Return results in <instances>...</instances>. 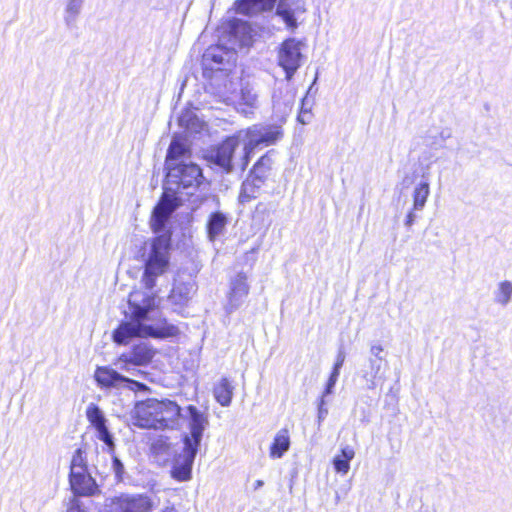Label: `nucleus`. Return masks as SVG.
<instances>
[{"label":"nucleus","mask_w":512,"mask_h":512,"mask_svg":"<svg viewBox=\"0 0 512 512\" xmlns=\"http://www.w3.org/2000/svg\"><path fill=\"white\" fill-rule=\"evenodd\" d=\"M128 307V320L122 321L112 333L116 344L127 345L133 338L167 339L180 335L179 328L161 315L154 293L132 290L128 296Z\"/></svg>","instance_id":"obj_1"},{"label":"nucleus","mask_w":512,"mask_h":512,"mask_svg":"<svg viewBox=\"0 0 512 512\" xmlns=\"http://www.w3.org/2000/svg\"><path fill=\"white\" fill-rule=\"evenodd\" d=\"M181 416V407L173 400L146 398L135 403L133 423L142 429L165 430L173 427Z\"/></svg>","instance_id":"obj_2"},{"label":"nucleus","mask_w":512,"mask_h":512,"mask_svg":"<svg viewBox=\"0 0 512 512\" xmlns=\"http://www.w3.org/2000/svg\"><path fill=\"white\" fill-rule=\"evenodd\" d=\"M192 411L193 424L191 427V435L194 439L195 446L192 447L187 439L186 446L183 450L174 455L171 466V477L178 482H185L191 479L192 476V465L194 462L197 446L199 444L203 427L202 416L196 412V409L192 406L189 407Z\"/></svg>","instance_id":"obj_3"},{"label":"nucleus","mask_w":512,"mask_h":512,"mask_svg":"<svg viewBox=\"0 0 512 512\" xmlns=\"http://www.w3.org/2000/svg\"><path fill=\"white\" fill-rule=\"evenodd\" d=\"M94 380L97 386L104 390L127 389L134 393L150 391V388L146 384L126 377L108 365L97 366L95 368Z\"/></svg>","instance_id":"obj_4"},{"label":"nucleus","mask_w":512,"mask_h":512,"mask_svg":"<svg viewBox=\"0 0 512 512\" xmlns=\"http://www.w3.org/2000/svg\"><path fill=\"white\" fill-rule=\"evenodd\" d=\"M171 236V231L167 230L152 239L151 252L145 263V274L160 276L167 271Z\"/></svg>","instance_id":"obj_5"},{"label":"nucleus","mask_w":512,"mask_h":512,"mask_svg":"<svg viewBox=\"0 0 512 512\" xmlns=\"http://www.w3.org/2000/svg\"><path fill=\"white\" fill-rule=\"evenodd\" d=\"M283 136L279 126H269L264 130L249 128L246 130L247 142L243 147V155L240 159L241 169L244 171L251 160L254 150L259 146H270L275 144Z\"/></svg>","instance_id":"obj_6"},{"label":"nucleus","mask_w":512,"mask_h":512,"mask_svg":"<svg viewBox=\"0 0 512 512\" xmlns=\"http://www.w3.org/2000/svg\"><path fill=\"white\" fill-rule=\"evenodd\" d=\"M303 43L295 38H287L283 40L278 48L277 61L278 65L285 72V79L290 81L295 72L301 66L303 55L301 47Z\"/></svg>","instance_id":"obj_7"},{"label":"nucleus","mask_w":512,"mask_h":512,"mask_svg":"<svg viewBox=\"0 0 512 512\" xmlns=\"http://www.w3.org/2000/svg\"><path fill=\"white\" fill-rule=\"evenodd\" d=\"M156 354L157 350L150 344L140 342L133 345L129 353L120 354L116 363H119L123 370L129 371L131 366H148L152 363Z\"/></svg>","instance_id":"obj_8"},{"label":"nucleus","mask_w":512,"mask_h":512,"mask_svg":"<svg viewBox=\"0 0 512 512\" xmlns=\"http://www.w3.org/2000/svg\"><path fill=\"white\" fill-rule=\"evenodd\" d=\"M240 140L236 135L228 136L218 143L209 155V161L219 166L226 173L233 168V157L239 147Z\"/></svg>","instance_id":"obj_9"},{"label":"nucleus","mask_w":512,"mask_h":512,"mask_svg":"<svg viewBox=\"0 0 512 512\" xmlns=\"http://www.w3.org/2000/svg\"><path fill=\"white\" fill-rule=\"evenodd\" d=\"M178 205L179 203L175 196L168 193L161 195L150 217V228L154 233H159L165 228Z\"/></svg>","instance_id":"obj_10"},{"label":"nucleus","mask_w":512,"mask_h":512,"mask_svg":"<svg viewBox=\"0 0 512 512\" xmlns=\"http://www.w3.org/2000/svg\"><path fill=\"white\" fill-rule=\"evenodd\" d=\"M153 502L147 495L121 494L111 499L109 512H152Z\"/></svg>","instance_id":"obj_11"},{"label":"nucleus","mask_w":512,"mask_h":512,"mask_svg":"<svg viewBox=\"0 0 512 512\" xmlns=\"http://www.w3.org/2000/svg\"><path fill=\"white\" fill-rule=\"evenodd\" d=\"M176 179V184L181 188L198 187L204 180L201 168L194 163H181L169 166Z\"/></svg>","instance_id":"obj_12"},{"label":"nucleus","mask_w":512,"mask_h":512,"mask_svg":"<svg viewBox=\"0 0 512 512\" xmlns=\"http://www.w3.org/2000/svg\"><path fill=\"white\" fill-rule=\"evenodd\" d=\"M277 169L276 152L268 150L252 165L248 174L257 181L266 183Z\"/></svg>","instance_id":"obj_13"},{"label":"nucleus","mask_w":512,"mask_h":512,"mask_svg":"<svg viewBox=\"0 0 512 512\" xmlns=\"http://www.w3.org/2000/svg\"><path fill=\"white\" fill-rule=\"evenodd\" d=\"M69 484L73 493L78 496H92L98 492V486L88 469L69 472Z\"/></svg>","instance_id":"obj_14"},{"label":"nucleus","mask_w":512,"mask_h":512,"mask_svg":"<svg viewBox=\"0 0 512 512\" xmlns=\"http://www.w3.org/2000/svg\"><path fill=\"white\" fill-rule=\"evenodd\" d=\"M276 0H236L235 11L250 16L273 8Z\"/></svg>","instance_id":"obj_15"},{"label":"nucleus","mask_w":512,"mask_h":512,"mask_svg":"<svg viewBox=\"0 0 512 512\" xmlns=\"http://www.w3.org/2000/svg\"><path fill=\"white\" fill-rule=\"evenodd\" d=\"M290 448V435L287 428L277 432L269 448V456L273 459L280 458Z\"/></svg>","instance_id":"obj_16"},{"label":"nucleus","mask_w":512,"mask_h":512,"mask_svg":"<svg viewBox=\"0 0 512 512\" xmlns=\"http://www.w3.org/2000/svg\"><path fill=\"white\" fill-rule=\"evenodd\" d=\"M234 387L227 377L221 378L213 387V395L221 406H229L233 397Z\"/></svg>","instance_id":"obj_17"},{"label":"nucleus","mask_w":512,"mask_h":512,"mask_svg":"<svg viewBox=\"0 0 512 512\" xmlns=\"http://www.w3.org/2000/svg\"><path fill=\"white\" fill-rule=\"evenodd\" d=\"M263 184L264 183L257 181L253 177H250V175L248 174L246 180L243 181L240 188L238 196L239 202L241 204H245L255 199L258 196L260 187Z\"/></svg>","instance_id":"obj_18"},{"label":"nucleus","mask_w":512,"mask_h":512,"mask_svg":"<svg viewBox=\"0 0 512 512\" xmlns=\"http://www.w3.org/2000/svg\"><path fill=\"white\" fill-rule=\"evenodd\" d=\"M227 222V217L222 212L217 211L211 213L206 224V232L209 239L212 241L215 240V238L223 232Z\"/></svg>","instance_id":"obj_19"},{"label":"nucleus","mask_w":512,"mask_h":512,"mask_svg":"<svg viewBox=\"0 0 512 512\" xmlns=\"http://www.w3.org/2000/svg\"><path fill=\"white\" fill-rule=\"evenodd\" d=\"M355 451L352 447L342 448L333 459V466L337 473L346 475L350 470V461L354 458Z\"/></svg>","instance_id":"obj_20"},{"label":"nucleus","mask_w":512,"mask_h":512,"mask_svg":"<svg viewBox=\"0 0 512 512\" xmlns=\"http://www.w3.org/2000/svg\"><path fill=\"white\" fill-rule=\"evenodd\" d=\"M190 149L181 141L173 140L168 148L166 162L177 161L180 158L190 157Z\"/></svg>","instance_id":"obj_21"},{"label":"nucleus","mask_w":512,"mask_h":512,"mask_svg":"<svg viewBox=\"0 0 512 512\" xmlns=\"http://www.w3.org/2000/svg\"><path fill=\"white\" fill-rule=\"evenodd\" d=\"M86 416L90 424L97 430L106 426L105 418L100 408L95 404H90L86 409Z\"/></svg>","instance_id":"obj_22"},{"label":"nucleus","mask_w":512,"mask_h":512,"mask_svg":"<svg viewBox=\"0 0 512 512\" xmlns=\"http://www.w3.org/2000/svg\"><path fill=\"white\" fill-rule=\"evenodd\" d=\"M429 185L426 182L420 183L414 190L413 193V206L414 209H422L429 196Z\"/></svg>","instance_id":"obj_23"},{"label":"nucleus","mask_w":512,"mask_h":512,"mask_svg":"<svg viewBox=\"0 0 512 512\" xmlns=\"http://www.w3.org/2000/svg\"><path fill=\"white\" fill-rule=\"evenodd\" d=\"M231 292L234 296H244L249 292L247 276L243 273L238 274L231 285Z\"/></svg>","instance_id":"obj_24"},{"label":"nucleus","mask_w":512,"mask_h":512,"mask_svg":"<svg viewBox=\"0 0 512 512\" xmlns=\"http://www.w3.org/2000/svg\"><path fill=\"white\" fill-rule=\"evenodd\" d=\"M84 469H88L85 452L81 448H78L72 456L70 472H76Z\"/></svg>","instance_id":"obj_25"},{"label":"nucleus","mask_w":512,"mask_h":512,"mask_svg":"<svg viewBox=\"0 0 512 512\" xmlns=\"http://www.w3.org/2000/svg\"><path fill=\"white\" fill-rule=\"evenodd\" d=\"M276 14L280 16L283 21L286 23V26L292 30L297 27V21L294 17V13L291 9L287 7H282L279 5L276 10Z\"/></svg>","instance_id":"obj_26"},{"label":"nucleus","mask_w":512,"mask_h":512,"mask_svg":"<svg viewBox=\"0 0 512 512\" xmlns=\"http://www.w3.org/2000/svg\"><path fill=\"white\" fill-rule=\"evenodd\" d=\"M512 295V284L510 282H502L499 286V293L497 296L498 302L506 304Z\"/></svg>","instance_id":"obj_27"},{"label":"nucleus","mask_w":512,"mask_h":512,"mask_svg":"<svg viewBox=\"0 0 512 512\" xmlns=\"http://www.w3.org/2000/svg\"><path fill=\"white\" fill-rule=\"evenodd\" d=\"M98 431V438L102 440L104 443H106L108 446L113 445L112 437L107 429L106 426L97 429Z\"/></svg>","instance_id":"obj_28"},{"label":"nucleus","mask_w":512,"mask_h":512,"mask_svg":"<svg viewBox=\"0 0 512 512\" xmlns=\"http://www.w3.org/2000/svg\"><path fill=\"white\" fill-rule=\"evenodd\" d=\"M339 374L336 371H331L329 379L327 381V385L325 388V394L331 393L332 388L335 386L338 380Z\"/></svg>","instance_id":"obj_29"},{"label":"nucleus","mask_w":512,"mask_h":512,"mask_svg":"<svg viewBox=\"0 0 512 512\" xmlns=\"http://www.w3.org/2000/svg\"><path fill=\"white\" fill-rule=\"evenodd\" d=\"M113 468H114L117 480H122L124 467H123V464L121 463V461L117 457L113 458Z\"/></svg>","instance_id":"obj_30"},{"label":"nucleus","mask_w":512,"mask_h":512,"mask_svg":"<svg viewBox=\"0 0 512 512\" xmlns=\"http://www.w3.org/2000/svg\"><path fill=\"white\" fill-rule=\"evenodd\" d=\"M204 61H206V62L213 61L215 63L222 64L223 58L221 55H217V54L211 52L210 50H208L207 53L204 54Z\"/></svg>","instance_id":"obj_31"},{"label":"nucleus","mask_w":512,"mask_h":512,"mask_svg":"<svg viewBox=\"0 0 512 512\" xmlns=\"http://www.w3.org/2000/svg\"><path fill=\"white\" fill-rule=\"evenodd\" d=\"M67 512H84V510L81 508L80 501L76 498H73L69 503Z\"/></svg>","instance_id":"obj_32"},{"label":"nucleus","mask_w":512,"mask_h":512,"mask_svg":"<svg viewBox=\"0 0 512 512\" xmlns=\"http://www.w3.org/2000/svg\"><path fill=\"white\" fill-rule=\"evenodd\" d=\"M156 277L157 276L144 273L145 284L149 289H152L155 286Z\"/></svg>","instance_id":"obj_33"},{"label":"nucleus","mask_w":512,"mask_h":512,"mask_svg":"<svg viewBox=\"0 0 512 512\" xmlns=\"http://www.w3.org/2000/svg\"><path fill=\"white\" fill-rule=\"evenodd\" d=\"M343 363H344V356L339 355L336 362L333 365L332 371H336V372H338V374H340V369H341Z\"/></svg>","instance_id":"obj_34"},{"label":"nucleus","mask_w":512,"mask_h":512,"mask_svg":"<svg viewBox=\"0 0 512 512\" xmlns=\"http://www.w3.org/2000/svg\"><path fill=\"white\" fill-rule=\"evenodd\" d=\"M263 484H264V483H263V481H262V480H257V481H255V483H254V489H258V488H260L261 486H263Z\"/></svg>","instance_id":"obj_35"},{"label":"nucleus","mask_w":512,"mask_h":512,"mask_svg":"<svg viewBox=\"0 0 512 512\" xmlns=\"http://www.w3.org/2000/svg\"><path fill=\"white\" fill-rule=\"evenodd\" d=\"M161 512H177V511L173 507H167V508L163 509Z\"/></svg>","instance_id":"obj_36"},{"label":"nucleus","mask_w":512,"mask_h":512,"mask_svg":"<svg viewBox=\"0 0 512 512\" xmlns=\"http://www.w3.org/2000/svg\"><path fill=\"white\" fill-rule=\"evenodd\" d=\"M138 374L143 376V377H147L148 376V373L147 372H144V371H138Z\"/></svg>","instance_id":"obj_37"},{"label":"nucleus","mask_w":512,"mask_h":512,"mask_svg":"<svg viewBox=\"0 0 512 512\" xmlns=\"http://www.w3.org/2000/svg\"><path fill=\"white\" fill-rule=\"evenodd\" d=\"M411 222H412V215L409 214L408 219H407V224H411Z\"/></svg>","instance_id":"obj_38"}]
</instances>
